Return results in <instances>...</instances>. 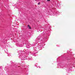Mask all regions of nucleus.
<instances>
[{
  "mask_svg": "<svg viewBox=\"0 0 75 75\" xmlns=\"http://www.w3.org/2000/svg\"><path fill=\"white\" fill-rule=\"evenodd\" d=\"M68 57L66 58V59H68Z\"/></svg>",
  "mask_w": 75,
  "mask_h": 75,
  "instance_id": "obj_4",
  "label": "nucleus"
},
{
  "mask_svg": "<svg viewBox=\"0 0 75 75\" xmlns=\"http://www.w3.org/2000/svg\"><path fill=\"white\" fill-rule=\"evenodd\" d=\"M40 2L38 4V5H40Z\"/></svg>",
  "mask_w": 75,
  "mask_h": 75,
  "instance_id": "obj_3",
  "label": "nucleus"
},
{
  "mask_svg": "<svg viewBox=\"0 0 75 75\" xmlns=\"http://www.w3.org/2000/svg\"><path fill=\"white\" fill-rule=\"evenodd\" d=\"M47 1H50V0H47Z\"/></svg>",
  "mask_w": 75,
  "mask_h": 75,
  "instance_id": "obj_2",
  "label": "nucleus"
},
{
  "mask_svg": "<svg viewBox=\"0 0 75 75\" xmlns=\"http://www.w3.org/2000/svg\"><path fill=\"white\" fill-rule=\"evenodd\" d=\"M28 27L29 29H31V27H30L29 25H28Z\"/></svg>",
  "mask_w": 75,
  "mask_h": 75,
  "instance_id": "obj_1",
  "label": "nucleus"
}]
</instances>
